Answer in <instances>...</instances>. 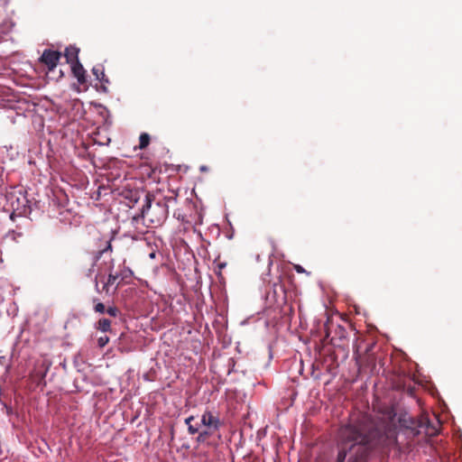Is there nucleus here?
Returning <instances> with one entry per match:
<instances>
[{
	"mask_svg": "<svg viewBox=\"0 0 462 462\" xmlns=\"http://www.w3.org/2000/svg\"><path fill=\"white\" fill-rule=\"evenodd\" d=\"M94 310L97 313H104L106 312V308H105V305L102 303V302H97L96 303V305L94 306Z\"/></svg>",
	"mask_w": 462,
	"mask_h": 462,
	"instance_id": "a211bd4d",
	"label": "nucleus"
},
{
	"mask_svg": "<svg viewBox=\"0 0 462 462\" xmlns=\"http://www.w3.org/2000/svg\"><path fill=\"white\" fill-rule=\"evenodd\" d=\"M109 342V337L107 336H103V337H100L98 339H97V345L99 347L103 348L104 346H106V344Z\"/></svg>",
	"mask_w": 462,
	"mask_h": 462,
	"instance_id": "f3484780",
	"label": "nucleus"
},
{
	"mask_svg": "<svg viewBox=\"0 0 462 462\" xmlns=\"http://www.w3.org/2000/svg\"><path fill=\"white\" fill-rule=\"evenodd\" d=\"M327 337H330V332H329V330H328V331H327Z\"/></svg>",
	"mask_w": 462,
	"mask_h": 462,
	"instance_id": "b1692460",
	"label": "nucleus"
},
{
	"mask_svg": "<svg viewBox=\"0 0 462 462\" xmlns=\"http://www.w3.org/2000/svg\"><path fill=\"white\" fill-rule=\"evenodd\" d=\"M79 49L76 46L69 45L65 49L64 57L69 64L79 61Z\"/></svg>",
	"mask_w": 462,
	"mask_h": 462,
	"instance_id": "9b49d317",
	"label": "nucleus"
},
{
	"mask_svg": "<svg viewBox=\"0 0 462 462\" xmlns=\"http://www.w3.org/2000/svg\"><path fill=\"white\" fill-rule=\"evenodd\" d=\"M294 269H295V271H296L298 273H305L304 268H303L302 266L299 265V264H298V265H295V266H294Z\"/></svg>",
	"mask_w": 462,
	"mask_h": 462,
	"instance_id": "aec40b11",
	"label": "nucleus"
},
{
	"mask_svg": "<svg viewBox=\"0 0 462 462\" xmlns=\"http://www.w3.org/2000/svg\"><path fill=\"white\" fill-rule=\"evenodd\" d=\"M95 282H96V283H95L96 291H100L99 287H98V282H97V281L96 280V281H95Z\"/></svg>",
	"mask_w": 462,
	"mask_h": 462,
	"instance_id": "4be33fe9",
	"label": "nucleus"
},
{
	"mask_svg": "<svg viewBox=\"0 0 462 462\" xmlns=\"http://www.w3.org/2000/svg\"><path fill=\"white\" fill-rule=\"evenodd\" d=\"M424 432L426 435L433 436L437 433V429L430 424L427 417H421L418 424V433Z\"/></svg>",
	"mask_w": 462,
	"mask_h": 462,
	"instance_id": "1a4fd4ad",
	"label": "nucleus"
},
{
	"mask_svg": "<svg viewBox=\"0 0 462 462\" xmlns=\"http://www.w3.org/2000/svg\"><path fill=\"white\" fill-rule=\"evenodd\" d=\"M106 312L111 317H116L120 314L119 309L115 306L108 307Z\"/></svg>",
	"mask_w": 462,
	"mask_h": 462,
	"instance_id": "dca6fc26",
	"label": "nucleus"
},
{
	"mask_svg": "<svg viewBox=\"0 0 462 462\" xmlns=\"http://www.w3.org/2000/svg\"><path fill=\"white\" fill-rule=\"evenodd\" d=\"M151 141V137L147 133H142L139 137V149H145Z\"/></svg>",
	"mask_w": 462,
	"mask_h": 462,
	"instance_id": "4468645a",
	"label": "nucleus"
},
{
	"mask_svg": "<svg viewBox=\"0 0 462 462\" xmlns=\"http://www.w3.org/2000/svg\"><path fill=\"white\" fill-rule=\"evenodd\" d=\"M175 201L173 197H163L157 199L153 194L147 193L145 204L142 208L141 216L151 225L161 226L168 217L169 203Z\"/></svg>",
	"mask_w": 462,
	"mask_h": 462,
	"instance_id": "f03ea898",
	"label": "nucleus"
},
{
	"mask_svg": "<svg viewBox=\"0 0 462 462\" xmlns=\"http://www.w3.org/2000/svg\"><path fill=\"white\" fill-rule=\"evenodd\" d=\"M225 266H226V263H220V264H218L219 269H222V268H224Z\"/></svg>",
	"mask_w": 462,
	"mask_h": 462,
	"instance_id": "5701e85b",
	"label": "nucleus"
},
{
	"mask_svg": "<svg viewBox=\"0 0 462 462\" xmlns=\"http://www.w3.org/2000/svg\"><path fill=\"white\" fill-rule=\"evenodd\" d=\"M194 416L191 415L185 420V424L188 426V428L189 427V425H192L191 421L194 420Z\"/></svg>",
	"mask_w": 462,
	"mask_h": 462,
	"instance_id": "412c9836",
	"label": "nucleus"
},
{
	"mask_svg": "<svg viewBox=\"0 0 462 462\" xmlns=\"http://www.w3.org/2000/svg\"><path fill=\"white\" fill-rule=\"evenodd\" d=\"M215 432L214 430H207L199 432V435L197 437L198 442H205L212 434Z\"/></svg>",
	"mask_w": 462,
	"mask_h": 462,
	"instance_id": "2eb2a0df",
	"label": "nucleus"
},
{
	"mask_svg": "<svg viewBox=\"0 0 462 462\" xmlns=\"http://www.w3.org/2000/svg\"><path fill=\"white\" fill-rule=\"evenodd\" d=\"M201 424L210 430L217 431L221 426L220 420L217 414L211 411H205L201 416Z\"/></svg>",
	"mask_w": 462,
	"mask_h": 462,
	"instance_id": "0eeeda50",
	"label": "nucleus"
},
{
	"mask_svg": "<svg viewBox=\"0 0 462 462\" xmlns=\"http://www.w3.org/2000/svg\"><path fill=\"white\" fill-rule=\"evenodd\" d=\"M124 280V276L118 273H110L108 274V277L106 279V282L104 283L102 291H105L106 294L109 293L110 287L113 285H116L115 291L117 290V288L120 285L121 281Z\"/></svg>",
	"mask_w": 462,
	"mask_h": 462,
	"instance_id": "6e6552de",
	"label": "nucleus"
},
{
	"mask_svg": "<svg viewBox=\"0 0 462 462\" xmlns=\"http://www.w3.org/2000/svg\"><path fill=\"white\" fill-rule=\"evenodd\" d=\"M60 58L61 52L51 49H46L43 51L42 56L40 57V62L46 66L48 72H51L55 69Z\"/></svg>",
	"mask_w": 462,
	"mask_h": 462,
	"instance_id": "39448f33",
	"label": "nucleus"
},
{
	"mask_svg": "<svg viewBox=\"0 0 462 462\" xmlns=\"http://www.w3.org/2000/svg\"><path fill=\"white\" fill-rule=\"evenodd\" d=\"M188 431L190 435H194L196 433H199V427L194 425H189L188 428Z\"/></svg>",
	"mask_w": 462,
	"mask_h": 462,
	"instance_id": "6ab92c4d",
	"label": "nucleus"
},
{
	"mask_svg": "<svg viewBox=\"0 0 462 462\" xmlns=\"http://www.w3.org/2000/svg\"><path fill=\"white\" fill-rule=\"evenodd\" d=\"M348 333L342 326H337L334 330V335L330 337V343L335 347L346 349L348 347Z\"/></svg>",
	"mask_w": 462,
	"mask_h": 462,
	"instance_id": "423d86ee",
	"label": "nucleus"
},
{
	"mask_svg": "<svg viewBox=\"0 0 462 462\" xmlns=\"http://www.w3.org/2000/svg\"><path fill=\"white\" fill-rule=\"evenodd\" d=\"M339 450L336 462H366L374 449L383 452L397 442L395 429H377L367 414L358 412L338 432Z\"/></svg>",
	"mask_w": 462,
	"mask_h": 462,
	"instance_id": "f257e3e1",
	"label": "nucleus"
},
{
	"mask_svg": "<svg viewBox=\"0 0 462 462\" xmlns=\"http://www.w3.org/2000/svg\"><path fill=\"white\" fill-rule=\"evenodd\" d=\"M106 251H112V245L110 241L106 242V246L104 249L98 250L97 252L91 254H87L82 259H80V272L84 276L90 277L92 275L97 262L100 259L101 255Z\"/></svg>",
	"mask_w": 462,
	"mask_h": 462,
	"instance_id": "7ed1b4c3",
	"label": "nucleus"
},
{
	"mask_svg": "<svg viewBox=\"0 0 462 462\" xmlns=\"http://www.w3.org/2000/svg\"><path fill=\"white\" fill-rule=\"evenodd\" d=\"M92 73L96 77V79L102 84H109V79L106 76L104 68L101 65L95 66L92 69Z\"/></svg>",
	"mask_w": 462,
	"mask_h": 462,
	"instance_id": "f8f14e48",
	"label": "nucleus"
},
{
	"mask_svg": "<svg viewBox=\"0 0 462 462\" xmlns=\"http://www.w3.org/2000/svg\"><path fill=\"white\" fill-rule=\"evenodd\" d=\"M7 200L14 212L19 215L26 213L28 199L22 193L11 192L7 195Z\"/></svg>",
	"mask_w": 462,
	"mask_h": 462,
	"instance_id": "20e7f679",
	"label": "nucleus"
},
{
	"mask_svg": "<svg viewBox=\"0 0 462 462\" xmlns=\"http://www.w3.org/2000/svg\"><path fill=\"white\" fill-rule=\"evenodd\" d=\"M71 70L75 78H77L79 84H84L86 82V70L83 68L80 61H77L70 64Z\"/></svg>",
	"mask_w": 462,
	"mask_h": 462,
	"instance_id": "9d476101",
	"label": "nucleus"
},
{
	"mask_svg": "<svg viewBox=\"0 0 462 462\" xmlns=\"http://www.w3.org/2000/svg\"><path fill=\"white\" fill-rule=\"evenodd\" d=\"M97 328L107 332L111 329V321L108 319H100L97 323Z\"/></svg>",
	"mask_w": 462,
	"mask_h": 462,
	"instance_id": "ddd939ff",
	"label": "nucleus"
}]
</instances>
